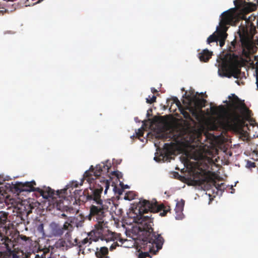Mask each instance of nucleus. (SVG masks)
<instances>
[{"mask_svg": "<svg viewBox=\"0 0 258 258\" xmlns=\"http://www.w3.org/2000/svg\"><path fill=\"white\" fill-rule=\"evenodd\" d=\"M227 37V33L224 32V31H223L217 27L216 31L208 38L207 42L209 44H211L213 42H216L217 45L218 42H219V45L222 47L225 44Z\"/></svg>", "mask_w": 258, "mask_h": 258, "instance_id": "10", "label": "nucleus"}, {"mask_svg": "<svg viewBox=\"0 0 258 258\" xmlns=\"http://www.w3.org/2000/svg\"><path fill=\"white\" fill-rule=\"evenodd\" d=\"M176 99H178V98L176 97H172V100H173L174 103H176Z\"/></svg>", "mask_w": 258, "mask_h": 258, "instance_id": "40", "label": "nucleus"}, {"mask_svg": "<svg viewBox=\"0 0 258 258\" xmlns=\"http://www.w3.org/2000/svg\"><path fill=\"white\" fill-rule=\"evenodd\" d=\"M241 107L246 118L248 119L252 115V111L246 107L244 102L242 103Z\"/></svg>", "mask_w": 258, "mask_h": 258, "instance_id": "22", "label": "nucleus"}, {"mask_svg": "<svg viewBox=\"0 0 258 258\" xmlns=\"http://www.w3.org/2000/svg\"><path fill=\"white\" fill-rule=\"evenodd\" d=\"M184 201L181 200L180 201L176 203V207L175 208V211L176 214V219H181L182 218V211L183 210Z\"/></svg>", "mask_w": 258, "mask_h": 258, "instance_id": "19", "label": "nucleus"}, {"mask_svg": "<svg viewBox=\"0 0 258 258\" xmlns=\"http://www.w3.org/2000/svg\"><path fill=\"white\" fill-rule=\"evenodd\" d=\"M255 72H256V84L257 85V83H258V69H256Z\"/></svg>", "mask_w": 258, "mask_h": 258, "instance_id": "36", "label": "nucleus"}, {"mask_svg": "<svg viewBox=\"0 0 258 258\" xmlns=\"http://www.w3.org/2000/svg\"><path fill=\"white\" fill-rule=\"evenodd\" d=\"M138 206L139 215L136 221L138 224L139 230L142 233L143 236V248L146 245V247L148 248L149 252L155 254L162 248L164 240L161 234L153 231L154 217H152V215L145 216L144 214L148 212L153 213L160 212L159 216H165L170 211V207L165 206L163 204L159 205L156 200L150 201L144 199L140 200Z\"/></svg>", "mask_w": 258, "mask_h": 258, "instance_id": "2", "label": "nucleus"}, {"mask_svg": "<svg viewBox=\"0 0 258 258\" xmlns=\"http://www.w3.org/2000/svg\"><path fill=\"white\" fill-rule=\"evenodd\" d=\"M111 174L116 176V175L121 174V172H119L118 171H114L111 172Z\"/></svg>", "mask_w": 258, "mask_h": 258, "instance_id": "34", "label": "nucleus"}, {"mask_svg": "<svg viewBox=\"0 0 258 258\" xmlns=\"http://www.w3.org/2000/svg\"><path fill=\"white\" fill-rule=\"evenodd\" d=\"M223 107L222 105H220L218 107L212 106L211 107V110L214 114H217L219 112L220 109H222Z\"/></svg>", "mask_w": 258, "mask_h": 258, "instance_id": "27", "label": "nucleus"}, {"mask_svg": "<svg viewBox=\"0 0 258 258\" xmlns=\"http://www.w3.org/2000/svg\"><path fill=\"white\" fill-rule=\"evenodd\" d=\"M173 143H165L163 148L161 151L160 157L163 160L165 158H168L169 157L173 154Z\"/></svg>", "mask_w": 258, "mask_h": 258, "instance_id": "14", "label": "nucleus"}, {"mask_svg": "<svg viewBox=\"0 0 258 258\" xmlns=\"http://www.w3.org/2000/svg\"><path fill=\"white\" fill-rule=\"evenodd\" d=\"M257 3H258V0H257Z\"/></svg>", "mask_w": 258, "mask_h": 258, "instance_id": "49", "label": "nucleus"}, {"mask_svg": "<svg viewBox=\"0 0 258 258\" xmlns=\"http://www.w3.org/2000/svg\"><path fill=\"white\" fill-rule=\"evenodd\" d=\"M111 164L108 161L98 164L95 168L91 165L89 170L83 175L80 185L83 184L84 180L90 184V187L87 189V194L89 197L90 202L92 203L90 208L89 219L98 220V227H102L104 223V218L106 213L108 211L109 207L107 204L110 203L103 201L101 199V194L104 189V194L107 193L110 186V182L104 177H101L103 174H107L111 167Z\"/></svg>", "mask_w": 258, "mask_h": 258, "instance_id": "1", "label": "nucleus"}, {"mask_svg": "<svg viewBox=\"0 0 258 258\" xmlns=\"http://www.w3.org/2000/svg\"><path fill=\"white\" fill-rule=\"evenodd\" d=\"M156 100V96L155 95H153L152 97L149 96L148 98H146V102L147 103L152 104Z\"/></svg>", "mask_w": 258, "mask_h": 258, "instance_id": "28", "label": "nucleus"}, {"mask_svg": "<svg viewBox=\"0 0 258 258\" xmlns=\"http://www.w3.org/2000/svg\"><path fill=\"white\" fill-rule=\"evenodd\" d=\"M66 230L67 231V232L64 235V239L67 241H69V242L71 243V244H73L71 239V232L73 230L72 226L71 225V226L69 227V229Z\"/></svg>", "mask_w": 258, "mask_h": 258, "instance_id": "25", "label": "nucleus"}, {"mask_svg": "<svg viewBox=\"0 0 258 258\" xmlns=\"http://www.w3.org/2000/svg\"><path fill=\"white\" fill-rule=\"evenodd\" d=\"M138 258H147V257L151 258V257L148 252H147V251H146V252L141 251L140 252V251H139V254L138 255Z\"/></svg>", "mask_w": 258, "mask_h": 258, "instance_id": "26", "label": "nucleus"}, {"mask_svg": "<svg viewBox=\"0 0 258 258\" xmlns=\"http://www.w3.org/2000/svg\"><path fill=\"white\" fill-rule=\"evenodd\" d=\"M151 90L152 93L153 94L158 92V91L155 88H152Z\"/></svg>", "mask_w": 258, "mask_h": 258, "instance_id": "37", "label": "nucleus"}, {"mask_svg": "<svg viewBox=\"0 0 258 258\" xmlns=\"http://www.w3.org/2000/svg\"><path fill=\"white\" fill-rule=\"evenodd\" d=\"M0 258H20L13 251L9 250L1 254Z\"/></svg>", "mask_w": 258, "mask_h": 258, "instance_id": "23", "label": "nucleus"}, {"mask_svg": "<svg viewBox=\"0 0 258 258\" xmlns=\"http://www.w3.org/2000/svg\"><path fill=\"white\" fill-rule=\"evenodd\" d=\"M8 213L5 212H0V228H5L8 220Z\"/></svg>", "mask_w": 258, "mask_h": 258, "instance_id": "21", "label": "nucleus"}, {"mask_svg": "<svg viewBox=\"0 0 258 258\" xmlns=\"http://www.w3.org/2000/svg\"><path fill=\"white\" fill-rule=\"evenodd\" d=\"M29 183H31V186H32V187H34V186L36 185V182L34 180L29 182Z\"/></svg>", "mask_w": 258, "mask_h": 258, "instance_id": "39", "label": "nucleus"}, {"mask_svg": "<svg viewBox=\"0 0 258 258\" xmlns=\"http://www.w3.org/2000/svg\"><path fill=\"white\" fill-rule=\"evenodd\" d=\"M240 41L243 50H249L252 46L251 38L246 26L241 25L238 31Z\"/></svg>", "mask_w": 258, "mask_h": 258, "instance_id": "8", "label": "nucleus"}, {"mask_svg": "<svg viewBox=\"0 0 258 258\" xmlns=\"http://www.w3.org/2000/svg\"><path fill=\"white\" fill-rule=\"evenodd\" d=\"M35 258H39V256L38 255H35Z\"/></svg>", "mask_w": 258, "mask_h": 258, "instance_id": "45", "label": "nucleus"}, {"mask_svg": "<svg viewBox=\"0 0 258 258\" xmlns=\"http://www.w3.org/2000/svg\"><path fill=\"white\" fill-rule=\"evenodd\" d=\"M203 154L202 153H199L198 156L194 155V159L196 160H200L203 158Z\"/></svg>", "mask_w": 258, "mask_h": 258, "instance_id": "31", "label": "nucleus"}, {"mask_svg": "<svg viewBox=\"0 0 258 258\" xmlns=\"http://www.w3.org/2000/svg\"><path fill=\"white\" fill-rule=\"evenodd\" d=\"M108 249L107 247L102 246L97 247L95 251V255L97 258H109L108 256Z\"/></svg>", "mask_w": 258, "mask_h": 258, "instance_id": "16", "label": "nucleus"}, {"mask_svg": "<svg viewBox=\"0 0 258 258\" xmlns=\"http://www.w3.org/2000/svg\"><path fill=\"white\" fill-rule=\"evenodd\" d=\"M14 188L17 192H21L22 191H37L45 199L49 198H55V191L49 187H44L43 189L39 187H35L31 186V183L26 182L25 183L17 182L14 185ZM67 189H62L60 191L57 190L56 195L59 196L61 193H64Z\"/></svg>", "mask_w": 258, "mask_h": 258, "instance_id": "3", "label": "nucleus"}, {"mask_svg": "<svg viewBox=\"0 0 258 258\" xmlns=\"http://www.w3.org/2000/svg\"><path fill=\"white\" fill-rule=\"evenodd\" d=\"M71 225V223L66 222L61 226L55 222H52L50 225L51 233L54 236L60 237L63 234L65 230L69 229Z\"/></svg>", "mask_w": 258, "mask_h": 258, "instance_id": "12", "label": "nucleus"}, {"mask_svg": "<svg viewBox=\"0 0 258 258\" xmlns=\"http://www.w3.org/2000/svg\"><path fill=\"white\" fill-rule=\"evenodd\" d=\"M78 186V183H77V181L73 182L72 183V186L77 187Z\"/></svg>", "mask_w": 258, "mask_h": 258, "instance_id": "38", "label": "nucleus"}, {"mask_svg": "<svg viewBox=\"0 0 258 258\" xmlns=\"http://www.w3.org/2000/svg\"><path fill=\"white\" fill-rule=\"evenodd\" d=\"M176 99V103H175L176 106L178 107L179 111L183 109L184 107L181 105L180 102L178 99Z\"/></svg>", "mask_w": 258, "mask_h": 258, "instance_id": "30", "label": "nucleus"}, {"mask_svg": "<svg viewBox=\"0 0 258 258\" xmlns=\"http://www.w3.org/2000/svg\"><path fill=\"white\" fill-rule=\"evenodd\" d=\"M200 176L198 179L195 177L194 179V182L196 185H203L205 184H208L209 182H212L218 190H222V188H224L225 184L224 183L218 184L216 181L213 179L209 176H207L204 174L198 173Z\"/></svg>", "mask_w": 258, "mask_h": 258, "instance_id": "11", "label": "nucleus"}, {"mask_svg": "<svg viewBox=\"0 0 258 258\" xmlns=\"http://www.w3.org/2000/svg\"><path fill=\"white\" fill-rule=\"evenodd\" d=\"M187 110L188 111V109H186V106L184 107L183 109L180 110V113L182 114L184 118L187 120L189 121H192L193 119L190 115L191 113L189 111L187 112Z\"/></svg>", "mask_w": 258, "mask_h": 258, "instance_id": "24", "label": "nucleus"}, {"mask_svg": "<svg viewBox=\"0 0 258 258\" xmlns=\"http://www.w3.org/2000/svg\"><path fill=\"white\" fill-rule=\"evenodd\" d=\"M73 245V244H71L69 241H67L63 238L58 240L55 244V246L56 248L62 250H67L69 248L71 247Z\"/></svg>", "mask_w": 258, "mask_h": 258, "instance_id": "17", "label": "nucleus"}, {"mask_svg": "<svg viewBox=\"0 0 258 258\" xmlns=\"http://www.w3.org/2000/svg\"><path fill=\"white\" fill-rule=\"evenodd\" d=\"M212 54L208 49H204L199 54V58L201 61L207 62L211 57Z\"/></svg>", "mask_w": 258, "mask_h": 258, "instance_id": "20", "label": "nucleus"}, {"mask_svg": "<svg viewBox=\"0 0 258 258\" xmlns=\"http://www.w3.org/2000/svg\"><path fill=\"white\" fill-rule=\"evenodd\" d=\"M235 97H236V99H237V100L239 99L237 97V96H235Z\"/></svg>", "mask_w": 258, "mask_h": 258, "instance_id": "47", "label": "nucleus"}, {"mask_svg": "<svg viewBox=\"0 0 258 258\" xmlns=\"http://www.w3.org/2000/svg\"><path fill=\"white\" fill-rule=\"evenodd\" d=\"M75 201L73 205L84 204L87 202H90L89 197L87 194V189L84 190L76 189L74 191Z\"/></svg>", "mask_w": 258, "mask_h": 258, "instance_id": "13", "label": "nucleus"}, {"mask_svg": "<svg viewBox=\"0 0 258 258\" xmlns=\"http://www.w3.org/2000/svg\"><path fill=\"white\" fill-rule=\"evenodd\" d=\"M170 138L167 134H162L161 135V138L163 140H166L167 138Z\"/></svg>", "mask_w": 258, "mask_h": 258, "instance_id": "33", "label": "nucleus"}, {"mask_svg": "<svg viewBox=\"0 0 258 258\" xmlns=\"http://www.w3.org/2000/svg\"><path fill=\"white\" fill-rule=\"evenodd\" d=\"M219 68V75L228 78L233 77L238 79L240 74V70L238 68L236 62L233 61L231 56L229 58L224 57Z\"/></svg>", "mask_w": 258, "mask_h": 258, "instance_id": "4", "label": "nucleus"}, {"mask_svg": "<svg viewBox=\"0 0 258 258\" xmlns=\"http://www.w3.org/2000/svg\"><path fill=\"white\" fill-rule=\"evenodd\" d=\"M243 123L240 115L234 112L231 115L228 117L225 122L221 120L215 121L212 126L213 130L218 131L219 129L224 128L225 127L231 130H236Z\"/></svg>", "mask_w": 258, "mask_h": 258, "instance_id": "5", "label": "nucleus"}, {"mask_svg": "<svg viewBox=\"0 0 258 258\" xmlns=\"http://www.w3.org/2000/svg\"><path fill=\"white\" fill-rule=\"evenodd\" d=\"M97 223L95 225L96 229L98 231L99 233L101 234V239L102 240H105L106 242L112 241L113 243L110 246L109 249L110 251H112L115 249L116 247L119 246V244L117 243V241H119L121 244L123 243L124 240L121 238L120 234H117L116 233L112 232L110 231L109 230L104 229L106 223L104 221V224L102 225V227H98V220Z\"/></svg>", "mask_w": 258, "mask_h": 258, "instance_id": "6", "label": "nucleus"}, {"mask_svg": "<svg viewBox=\"0 0 258 258\" xmlns=\"http://www.w3.org/2000/svg\"><path fill=\"white\" fill-rule=\"evenodd\" d=\"M116 176L117 177V178H120L122 177V174H117V175H116Z\"/></svg>", "mask_w": 258, "mask_h": 258, "instance_id": "43", "label": "nucleus"}, {"mask_svg": "<svg viewBox=\"0 0 258 258\" xmlns=\"http://www.w3.org/2000/svg\"><path fill=\"white\" fill-rule=\"evenodd\" d=\"M23 239L26 240L27 237L26 236H23V237L22 238Z\"/></svg>", "mask_w": 258, "mask_h": 258, "instance_id": "44", "label": "nucleus"}, {"mask_svg": "<svg viewBox=\"0 0 258 258\" xmlns=\"http://www.w3.org/2000/svg\"><path fill=\"white\" fill-rule=\"evenodd\" d=\"M143 135H144V132L143 131L141 130H139V132L138 133H137V135L139 136V137H142L143 136Z\"/></svg>", "mask_w": 258, "mask_h": 258, "instance_id": "32", "label": "nucleus"}, {"mask_svg": "<svg viewBox=\"0 0 258 258\" xmlns=\"http://www.w3.org/2000/svg\"><path fill=\"white\" fill-rule=\"evenodd\" d=\"M61 216H63V217L66 216V215H65V214H62L61 215Z\"/></svg>", "mask_w": 258, "mask_h": 258, "instance_id": "46", "label": "nucleus"}, {"mask_svg": "<svg viewBox=\"0 0 258 258\" xmlns=\"http://www.w3.org/2000/svg\"><path fill=\"white\" fill-rule=\"evenodd\" d=\"M92 239L91 238H85L81 241L77 242V240H75L76 242V244L79 247V253H82V254L84 253L85 247L86 246H89L92 243Z\"/></svg>", "mask_w": 258, "mask_h": 258, "instance_id": "15", "label": "nucleus"}, {"mask_svg": "<svg viewBox=\"0 0 258 258\" xmlns=\"http://www.w3.org/2000/svg\"><path fill=\"white\" fill-rule=\"evenodd\" d=\"M234 4L236 6V1H234Z\"/></svg>", "mask_w": 258, "mask_h": 258, "instance_id": "48", "label": "nucleus"}, {"mask_svg": "<svg viewBox=\"0 0 258 258\" xmlns=\"http://www.w3.org/2000/svg\"><path fill=\"white\" fill-rule=\"evenodd\" d=\"M235 19L234 10L230 9L224 12L221 15V19L219 23V26L218 27L224 32L226 33L228 27L227 25H232Z\"/></svg>", "mask_w": 258, "mask_h": 258, "instance_id": "9", "label": "nucleus"}, {"mask_svg": "<svg viewBox=\"0 0 258 258\" xmlns=\"http://www.w3.org/2000/svg\"><path fill=\"white\" fill-rule=\"evenodd\" d=\"M154 160H156V161H160L161 159H160V158H159V157L155 156V157H154Z\"/></svg>", "mask_w": 258, "mask_h": 258, "instance_id": "42", "label": "nucleus"}, {"mask_svg": "<svg viewBox=\"0 0 258 258\" xmlns=\"http://www.w3.org/2000/svg\"><path fill=\"white\" fill-rule=\"evenodd\" d=\"M43 229V225L42 224H41L39 225V226L38 227V230L39 231H42Z\"/></svg>", "mask_w": 258, "mask_h": 258, "instance_id": "35", "label": "nucleus"}, {"mask_svg": "<svg viewBox=\"0 0 258 258\" xmlns=\"http://www.w3.org/2000/svg\"><path fill=\"white\" fill-rule=\"evenodd\" d=\"M246 167L248 168H254L256 167L255 163L250 161H247Z\"/></svg>", "mask_w": 258, "mask_h": 258, "instance_id": "29", "label": "nucleus"}, {"mask_svg": "<svg viewBox=\"0 0 258 258\" xmlns=\"http://www.w3.org/2000/svg\"><path fill=\"white\" fill-rule=\"evenodd\" d=\"M43 0H38L37 2L34 3H33L32 4V5H34L35 4H38V3H41V2H42Z\"/></svg>", "mask_w": 258, "mask_h": 258, "instance_id": "41", "label": "nucleus"}, {"mask_svg": "<svg viewBox=\"0 0 258 258\" xmlns=\"http://www.w3.org/2000/svg\"><path fill=\"white\" fill-rule=\"evenodd\" d=\"M84 220L82 217L78 216V217H70L68 219L69 223H71L72 226V228H73V226H76L77 227H82L83 226V224L84 223Z\"/></svg>", "mask_w": 258, "mask_h": 258, "instance_id": "18", "label": "nucleus"}, {"mask_svg": "<svg viewBox=\"0 0 258 258\" xmlns=\"http://www.w3.org/2000/svg\"><path fill=\"white\" fill-rule=\"evenodd\" d=\"M188 100V102L183 101V103H186V108L188 110L192 116L197 120L199 118V111H202V108L205 106L206 100L204 99H200L196 95L191 97L188 96L186 97Z\"/></svg>", "mask_w": 258, "mask_h": 258, "instance_id": "7", "label": "nucleus"}]
</instances>
